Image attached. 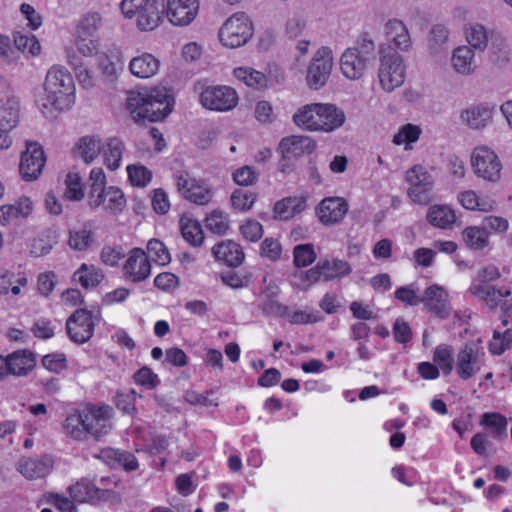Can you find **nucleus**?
I'll return each mask as SVG.
<instances>
[{
	"label": "nucleus",
	"instance_id": "nucleus-1",
	"mask_svg": "<svg viewBox=\"0 0 512 512\" xmlns=\"http://www.w3.org/2000/svg\"><path fill=\"white\" fill-rule=\"evenodd\" d=\"M174 106V97L166 87H154L144 91H129L126 107L137 123L164 120Z\"/></svg>",
	"mask_w": 512,
	"mask_h": 512
},
{
	"label": "nucleus",
	"instance_id": "nucleus-2",
	"mask_svg": "<svg viewBox=\"0 0 512 512\" xmlns=\"http://www.w3.org/2000/svg\"><path fill=\"white\" fill-rule=\"evenodd\" d=\"M44 98L40 100L43 111L54 108L58 111L70 109L75 103V84L70 72L60 65L52 66L44 82Z\"/></svg>",
	"mask_w": 512,
	"mask_h": 512
},
{
	"label": "nucleus",
	"instance_id": "nucleus-3",
	"mask_svg": "<svg viewBox=\"0 0 512 512\" xmlns=\"http://www.w3.org/2000/svg\"><path fill=\"white\" fill-rule=\"evenodd\" d=\"M120 9L125 18H135L138 29L152 31L163 19L165 0H122Z\"/></svg>",
	"mask_w": 512,
	"mask_h": 512
},
{
	"label": "nucleus",
	"instance_id": "nucleus-4",
	"mask_svg": "<svg viewBox=\"0 0 512 512\" xmlns=\"http://www.w3.org/2000/svg\"><path fill=\"white\" fill-rule=\"evenodd\" d=\"M378 78L382 88L391 92L405 80V66L402 56L391 46L380 47Z\"/></svg>",
	"mask_w": 512,
	"mask_h": 512
},
{
	"label": "nucleus",
	"instance_id": "nucleus-5",
	"mask_svg": "<svg viewBox=\"0 0 512 512\" xmlns=\"http://www.w3.org/2000/svg\"><path fill=\"white\" fill-rule=\"evenodd\" d=\"M252 35V22L244 12L230 16L219 30L221 43L231 49L245 45Z\"/></svg>",
	"mask_w": 512,
	"mask_h": 512
},
{
	"label": "nucleus",
	"instance_id": "nucleus-6",
	"mask_svg": "<svg viewBox=\"0 0 512 512\" xmlns=\"http://www.w3.org/2000/svg\"><path fill=\"white\" fill-rule=\"evenodd\" d=\"M239 101L236 90L230 86H207L200 94V103L209 110L226 112L234 109Z\"/></svg>",
	"mask_w": 512,
	"mask_h": 512
},
{
	"label": "nucleus",
	"instance_id": "nucleus-7",
	"mask_svg": "<svg viewBox=\"0 0 512 512\" xmlns=\"http://www.w3.org/2000/svg\"><path fill=\"white\" fill-rule=\"evenodd\" d=\"M474 173L489 182L500 179L502 164L498 156L487 147H476L471 155Z\"/></svg>",
	"mask_w": 512,
	"mask_h": 512
},
{
	"label": "nucleus",
	"instance_id": "nucleus-8",
	"mask_svg": "<svg viewBox=\"0 0 512 512\" xmlns=\"http://www.w3.org/2000/svg\"><path fill=\"white\" fill-rule=\"evenodd\" d=\"M406 181L409 183L408 196L418 204L430 202V192L433 188V178L421 165H415L406 172Z\"/></svg>",
	"mask_w": 512,
	"mask_h": 512
},
{
	"label": "nucleus",
	"instance_id": "nucleus-9",
	"mask_svg": "<svg viewBox=\"0 0 512 512\" xmlns=\"http://www.w3.org/2000/svg\"><path fill=\"white\" fill-rule=\"evenodd\" d=\"M333 66L332 51L320 48L314 55L307 71V83L311 88L319 89L327 82Z\"/></svg>",
	"mask_w": 512,
	"mask_h": 512
},
{
	"label": "nucleus",
	"instance_id": "nucleus-10",
	"mask_svg": "<svg viewBox=\"0 0 512 512\" xmlns=\"http://www.w3.org/2000/svg\"><path fill=\"white\" fill-rule=\"evenodd\" d=\"M66 330L71 341L83 344L94 334V321L91 312L77 309L66 322Z\"/></svg>",
	"mask_w": 512,
	"mask_h": 512
},
{
	"label": "nucleus",
	"instance_id": "nucleus-11",
	"mask_svg": "<svg viewBox=\"0 0 512 512\" xmlns=\"http://www.w3.org/2000/svg\"><path fill=\"white\" fill-rule=\"evenodd\" d=\"M46 158L38 143H27L26 151L21 155L19 171L26 181L35 180L41 174Z\"/></svg>",
	"mask_w": 512,
	"mask_h": 512
},
{
	"label": "nucleus",
	"instance_id": "nucleus-12",
	"mask_svg": "<svg viewBox=\"0 0 512 512\" xmlns=\"http://www.w3.org/2000/svg\"><path fill=\"white\" fill-rule=\"evenodd\" d=\"M484 353L474 343L466 344L457 354L456 372L458 376L467 380L476 375L482 363Z\"/></svg>",
	"mask_w": 512,
	"mask_h": 512
},
{
	"label": "nucleus",
	"instance_id": "nucleus-13",
	"mask_svg": "<svg viewBox=\"0 0 512 512\" xmlns=\"http://www.w3.org/2000/svg\"><path fill=\"white\" fill-rule=\"evenodd\" d=\"M199 10L198 0H167L165 13L175 26H187L196 17Z\"/></svg>",
	"mask_w": 512,
	"mask_h": 512
},
{
	"label": "nucleus",
	"instance_id": "nucleus-14",
	"mask_svg": "<svg viewBox=\"0 0 512 512\" xmlns=\"http://www.w3.org/2000/svg\"><path fill=\"white\" fill-rule=\"evenodd\" d=\"M177 187L185 199L197 205H206L212 198L211 189L206 184L190 178L188 174L178 176Z\"/></svg>",
	"mask_w": 512,
	"mask_h": 512
},
{
	"label": "nucleus",
	"instance_id": "nucleus-15",
	"mask_svg": "<svg viewBox=\"0 0 512 512\" xmlns=\"http://www.w3.org/2000/svg\"><path fill=\"white\" fill-rule=\"evenodd\" d=\"M126 278L134 283L147 279L151 274V264L145 252L141 248L130 250L128 258L123 265Z\"/></svg>",
	"mask_w": 512,
	"mask_h": 512
},
{
	"label": "nucleus",
	"instance_id": "nucleus-16",
	"mask_svg": "<svg viewBox=\"0 0 512 512\" xmlns=\"http://www.w3.org/2000/svg\"><path fill=\"white\" fill-rule=\"evenodd\" d=\"M348 212V203L341 197L324 198L316 207V214L324 225L340 223Z\"/></svg>",
	"mask_w": 512,
	"mask_h": 512
},
{
	"label": "nucleus",
	"instance_id": "nucleus-17",
	"mask_svg": "<svg viewBox=\"0 0 512 512\" xmlns=\"http://www.w3.org/2000/svg\"><path fill=\"white\" fill-rule=\"evenodd\" d=\"M316 148L315 141L309 136L292 135L283 138L279 143L282 159L292 160L313 153Z\"/></svg>",
	"mask_w": 512,
	"mask_h": 512
},
{
	"label": "nucleus",
	"instance_id": "nucleus-18",
	"mask_svg": "<svg viewBox=\"0 0 512 512\" xmlns=\"http://www.w3.org/2000/svg\"><path fill=\"white\" fill-rule=\"evenodd\" d=\"M421 303L433 315L445 319L450 314V306L448 302V294L446 290L437 285H431L424 291L420 298Z\"/></svg>",
	"mask_w": 512,
	"mask_h": 512
},
{
	"label": "nucleus",
	"instance_id": "nucleus-19",
	"mask_svg": "<svg viewBox=\"0 0 512 512\" xmlns=\"http://www.w3.org/2000/svg\"><path fill=\"white\" fill-rule=\"evenodd\" d=\"M89 206L92 209L103 206L109 213L116 215L126 206V199L121 189L115 186H109L89 200Z\"/></svg>",
	"mask_w": 512,
	"mask_h": 512
},
{
	"label": "nucleus",
	"instance_id": "nucleus-20",
	"mask_svg": "<svg viewBox=\"0 0 512 512\" xmlns=\"http://www.w3.org/2000/svg\"><path fill=\"white\" fill-rule=\"evenodd\" d=\"M36 366L35 354L28 350H17L7 355L8 375L26 376Z\"/></svg>",
	"mask_w": 512,
	"mask_h": 512
},
{
	"label": "nucleus",
	"instance_id": "nucleus-21",
	"mask_svg": "<svg viewBox=\"0 0 512 512\" xmlns=\"http://www.w3.org/2000/svg\"><path fill=\"white\" fill-rule=\"evenodd\" d=\"M370 62L356 53L355 49L347 48L340 58L342 74L350 80H359L363 77Z\"/></svg>",
	"mask_w": 512,
	"mask_h": 512
},
{
	"label": "nucleus",
	"instance_id": "nucleus-22",
	"mask_svg": "<svg viewBox=\"0 0 512 512\" xmlns=\"http://www.w3.org/2000/svg\"><path fill=\"white\" fill-rule=\"evenodd\" d=\"M53 467L50 457L22 458L17 464V470L27 479L34 480L47 476Z\"/></svg>",
	"mask_w": 512,
	"mask_h": 512
},
{
	"label": "nucleus",
	"instance_id": "nucleus-23",
	"mask_svg": "<svg viewBox=\"0 0 512 512\" xmlns=\"http://www.w3.org/2000/svg\"><path fill=\"white\" fill-rule=\"evenodd\" d=\"M386 40L401 51H408L412 45L406 25L399 19L389 20L384 27Z\"/></svg>",
	"mask_w": 512,
	"mask_h": 512
},
{
	"label": "nucleus",
	"instance_id": "nucleus-24",
	"mask_svg": "<svg viewBox=\"0 0 512 512\" xmlns=\"http://www.w3.org/2000/svg\"><path fill=\"white\" fill-rule=\"evenodd\" d=\"M345 119L344 111L336 105L319 103L317 120L320 126H323L321 132L334 131L344 124Z\"/></svg>",
	"mask_w": 512,
	"mask_h": 512
},
{
	"label": "nucleus",
	"instance_id": "nucleus-25",
	"mask_svg": "<svg viewBox=\"0 0 512 512\" xmlns=\"http://www.w3.org/2000/svg\"><path fill=\"white\" fill-rule=\"evenodd\" d=\"M469 291L480 299L490 310L503 304V298L510 296V290H501L490 284H478L470 287Z\"/></svg>",
	"mask_w": 512,
	"mask_h": 512
},
{
	"label": "nucleus",
	"instance_id": "nucleus-26",
	"mask_svg": "<svg viewBox=\"0 0 512 512\" xmlns=\"http://www.w3.org/2000/svg\"><path fill=\"white\" fill-rule=\"evenodd\" d=\"M212 253L216 260L223 261L231 267L241 265L245 257L241 246L232 240H226L215 245Z\"/></svg>",
	"mask_w": 512,
	"mask_h": 512
},
{
	"label": "nucleus",
	"instance_id": "nucleus-27",
	"mask_svg": "<svg viewBox=\"0 0 512 512\" xmlns=\"http://www.w3.org/2000/svg\"><path fill=\"white\" fill-rule=\"evenodd\" d=\"M70 497L77 502L83 503L93 499H104L109 493L108 490L97 488L92 482L81 479L68 488Z\"/></svg>",
	"mask_w": 512,
	"mask_h": 512
},
{
	"label": "nucleus",
	"instance_id": "nucleus-28",
	"mask_svg": "<svg viewBox=\"0 0 512 512\" xmlns=\"http://www.w3.org/2000/svg\"><path fill=\"white\" fill-rule=\"evenodd\" d=\"M103 143L97 136H83L75 144L73 154L86 164L92 163L101 153Z\"/></svg>",
	"mask_w": 512,
	"mask_h": 512
},
{
	"label": "nucleus",
	"instance_id": "nucleus-29",
	"mask_svg": "<svg viewBox=\"0 0 512 512\" xmlns=\"http://www.w3.org/2000/svg\"><path fill=\"white\" fill-rule=\"evenodd\" d=\"M306 208L305 197H286L274 204V218L280 220H289L295 215L301 213Z\"/></svg>",
	"mask_w": 512,
	"mask_h": 512
},
{
	"label": "nucleus",
	"instance_id": "nucleus-30",
	"mask_svg": "<svg viewBox=\"0 0 512 512\" xmlns=\"http://www.w3.org/2000/svg\"><path fill=\"white\" fill-rule=\"evenodd\" d=\"M32 211L29 198H19L14 204L0 206V225H8L18 218L27 217Z\"/></svg>",
	"mask_w": 512,
	"mask_h": 512
},
{
	"label": "nucleus",
	"instance_id": "nucleus-31",
	"mask_svg": "<svg viewBox=\"0 0 512 512\" xmlns=\"http://www.w3.org/2000/svg\"><path fill=\"white\" fill-rule=\"evenodd\" d=\"M474 56V50L467 45L459 46L454 49L451 61L455 71L462 75H471L474 73L476 70Z\"/></svg>",
	"mask_w": 512,
	"mask_h": 512
},
{
	"label": "nucleus",
	"instance_id": "nucleus-32",
	"mask_svg": "<svg viewBox=\"0 0 512 512\" xmlns=\"http://www.w3.org/2000/svg\"><path fill=\"white\" fill-rule=\"evenodd\" d=\"M159 60L150 53L134 57L129 64L131 73L139 78H149L159 69Z\"/></svg>",
	"mask_w": 512,
	"mask_h": 512
},
{
	"label": "nucleus",
	"instance_id": "nucleus-33",
	"mask_svg": "<svg viewBox=\"0 0 512 512\" xmlns=\"http://www.w3.org/2000/svg\"><path fill=\"white\" fill-rule=\"evenodd\" d=\"M319 103L307 104L293 115V121L299 128L308 131H321L318 118Z\"/></svg>",
	"mask_w": 512,
	"mask_h": 512
},
{
	"label": "nucleus",
	"instance_id": "nucleus-34",
	"mask_svg": "<svg viewBox=\"0 0 512 512\" xmlns=\"http://www.w3.org/2000/svg\"><path fill=\"white\" fill-rule=\"evenodd\" d=\"M125 145L123 141L117 137H110L103 143L101 152L103 154L104 164L111 171H115L120 167Z\"/></svg>",
	"mask_w": 512,
	"mask_h": 512
},
{
	"label": "nucleus",
	"instance_id": "nucleus-35",
	"mask_svg": "<svg viewBox=\"0 0 512 512\" xmlns=\"http://www.w3.org/2000/svg\"><path fill=\"white\" fill-rule=\"evenodd\" d=\"M85 412L75 411L68 415L63 423V429L67 436L74 440L82 441L87 439Z\"/></svg>",
	"mask_w": 512,
	"mask_h": 512
},
{
	"label": "nucleus",
	"instance_id": "nucleus-36",
	"mask_svg": "<svg viewBox=\"0 0 512 512\" xmlns=\"http://www.w3.org/2000/svg\"><path fill=\"white\" fill-rule=\"evenodd\" d=\"M428 222L441 229L450 228L456 220L454 211L446 205H433L427 212Z\"/></svg>",
	"mask_w": 512,
	"mask_h": 512
},
{
	"label": "nucleus",
	"instance_id": "nucleus-37",
	"mask_svg": "<svg viewBox=\"0 0 512 512\" xmlns=\"http://www.w3.org/2000/svg\"><path fill=\"white\" fill-rule=\"evenodd\" d=\"M318 268H322V273L324 274L325 281L345 277L349 275L352 271L351 266L348 262L337 258H333L331 260H319Z\"/></svg>",
	"mask_w": 512,
	"mask_h": 512
},
{
	"label": "nucleus",
	"instance_id": "nucleus-38",
	"mask_svg": "<svg viewBox=\"0 0 512 512\" xmlns=\"http://www.w3.org/2000/svg\"><path fill=\"white\" fill-rule=\"evenodd\" d=\"M103 278L104 275L101 269L85 263L73 275V279L79 281L82 287L86 289L98 286Z\"/></svg>",
	"mask_w": 512,
	"mask_h": 512
},
{
	"label": "nucleus",
	"instance_id": "nucleus-39",
	"mask_svg": "<svg viewBox=\"0 0 512 512\" xmlns=\"http://www.w3.org/2000/svg\"><path fill=\"white\" fill-rule=\"evenodd\" d=\"M449 31L441 24L434 25L429 33L428 46L432 55H439L448 49Z\"/></svg>",
	"mask_w": 512,
	"mask_h": 512
},
{
	"label": "nucleus",
	"instance_id": "nucleus-40",
	"mask_svg": "<svg viewBox=\"0 0 512 512\" xmlns=\"http://www.w3.org/2000/svg\"><path fill=\"white\" fill-rule=\"evenodd\" d=\"M234 76L247 86L261 89L266 87L267 78L264 73L249 67H238L233 71Z\"/></svg>",
	"mask_w": 512,
	"mask_h": 512
},
{
	"label": "nucleus",
	"instance_id": "nucleus-41",
	"mask_svg": "<svg viewBox=\"0 0 512 512\" xmlns=\"http://www.w3.org/2000/svg\"><path fill=\"white\" fill-rule=\"evenodd\" d=\"M466 39L469 47L473 50L484 51L489 42V32L485 26L481 24L470 25L466 31Z\"/></svg>",
	"mask_w": 512,
	"mask_h": 512
},
{
	"label": "nucleus",
	"instance_id": "nucleus-42",
	"mask_svg": "<svg viewBox=\"0 0 512 512\" xmlns=\"http://www.w3.org/2000/svg\"><path fill=\"white\" fill-rule=\"evenodd\" d=\"M19 118V100L16 97L8 98L0 105V125L13 129Z\"/></svg>",
	"mask_w": 512,
	"mask_h": 512
},
{
	"label": "nucleus",
	"instance_id": "nucleus-43",
	"mask_svg": "<svg viewBox=\"0 0 512 512\" xmlns=\"http://www.w3.org/2000/svg\"><path fill=\"white\" fill-rule=\"evenodd\" d=\"M181 234L193 246H200L204 241L201 224L191 219H181Z\"/></svg>",
	"mask_w": 512,
	"mask_h": 512
},
{
	"label": "nucleus",
	"instance_id": "nucleus-44",
	"mask_svg": "<svg viewBox=\"0 0 512 512\" xmlns=\"http://www.w3.org/2000/svg\"><path fill=\"white\" fill-rule=\"evenodd\" d=\"M137 393L134 389L118 390L115 392L113 402L124 414L134 416L137 413L135 401Z\"/></svg>",
	"mask_w": 512,
	"mask_h": 512
},
{
	"label": "nucleus",
	"instance_id": "nucleus-45",
	"mask_svg": "<svg viewBox=\"0 0 512 512\" xmlns=\"http://www.w3.org/2000/svg\"><path fill=\"white\" fill-rule=\"evenodd\" d=\"M93 232L90 229L82 228L78 230H70L68 245L73 250L85 251L93 244Z\"/></svg>",
	"mask_w": 512,
	"mask_h": 512
},
{
	"label": "nucleus",
	"instance_id": "nucleus-46",
	"mask_svg": "<svg viewBox=\"0 0 512 512\" xmlns=\"http://www.w3.org/2000/svg\"><path fill=\"white\" fill-rule=\"evenodd\" d=\"M64 198L71 201H80L84 198V187L78 173L69 172L65 179Z\"/></svg>",
	"mask_w": 512,
	"mask_h": 512
},
{
	"label": "nucleus",
	"instance_id": "nucleus-47",
	"mask_svg": "<svg viewBox=\"0 0 512 512\" xmlns=\"http://www.w3.org/2000/svg\"><path fill=\"white\" fill-rule=\"evenodd\" d=\"M462 236L466 245L472 249H483L488 245V234L482 227H467Z\"/></svg>",
	"mask_w": 512,
	"mask_h": 512
},
{
	"label": "nucleus",
	"instance_id": "nucleus-48",
	"mask_svg": "<svg viewBox=\"0 0 512 512\" xmlns=\"http://www.w3.org/2000/svg\"><path fill=\"white\" fill-rule=\"evenodd\" d=\"M317 258L314 245L311 243L296 245L293 249V262L297 267H307Z\"/></svg>",
	"mask_w": 512,
	"mask_h": 512
},
{
	"label": "nucleus",
	"instance_id": "nucleus-49",
	"mask_svg": "<svg viewBox=\"0 0 512 512\" xmlns=\"http://www.w3.org/2000/svg\"><path fill=\"white\" fill-rule=\"evenodd\" d=\"M463 121L474 129L482 128L486 125L490 118V111L486 108L474 107L466 110L461 114Z\"/></svg>",
	"mask_w": 512,
	"mask_h": 512
},
{
	"label": "nucleus",
	"instance_id": "nucleus-50",
	"mask_svg": "<svg viewBox=\"0 0 512 512\" xmlns=\"http://www.w3.org/2000/svg\"><path fill=\"white\" fill-rule=\"evenodd\" d=\"M147 250H148L149 256L155 263H157L159 265H163V266L170 263V261H171L170 253H169L168 249L166 248V246L164 245V243L161 242L160 240H158V239L149 240L147 243Z\"/></svg>",
	"mask_w": 512,
	"mask_h": 512
},
{
	"label": "nucleus",
	"instance_id": "nucleus-51",
	"mask_svg": "<svg viewBox=\"0 0 512 512\" xmlns=\"http://www.w3.org/2000/svg\"><path fill=\"white\" fill-rule=\"evenodd\" d=\"M127 173L129 181L133 186L145 187L152 180V172L143 165H129Z\"/></svg>",
	"mask_w": 512,
	"mask_h": 512
},
{
	"label": "nucleus",
	"instance_id": "nucleus-52",
	"mask_svg": "<svg viewBox=\"0 0 512 512\" xmlns=\"http://www.w3.org/2000/svg\"><path fill=\"white\" fill-rule=\"evenodd\" d=\"M480 424L486 425L492 429L495 437H501L506 434L507 419L499 413H485L482 416Z\"/></svg>",
	"mask_w": 512,
	"mask_h": 512
},
{
	"label": "nucleus",
	"instance_id": "nucleus-53",
	"mask_svg": "<svg viewBox=\"0 0 512 512\" xmlns=\"http://www.w3.org/2000/svg\"><path fill=\"white\" fill-rule=\"evenodd\" d=\"M14 44L19 51L36 56L41 51V45L34 35L16 34Z\"/></svg>",
	"mask_w": 512,
	"mask_h": 512
},
{
	"label": "nucleus",
	"instance_id": "nucleus-54",
	"mask_svg": "<svg viewBox=\"0 0 512 512\" xmlns=\"http://www.w3.org/2000/svg\"><path fill=\"white\" fill-rule=\"evenodd\" d=\"M40 503H45L54 506L60 512H75L76 507L70 499L57 493L48 492L45 493Z\"/></svg>",
	"mask_w": 512,
	"mask_h": 512
},
{
	"label": "nucleus",
	"instance_id": "nucleus-55",
	"mask_svg": "<svg viewBox=\"0 0 512 512\" xmlns=\"http://www.w3.org/2000/svg\"><path fill=\"white\" fill-rule=\"evenodd\" d=\"M103 453L106 457L116 460L127 471L138 468L136 457L128 451H119L109 448L103 451Z\"/></svg>",
	"mask_w": 512,
	"mask_h": 512
},
{
	"label": "nucleus",
	"instance_id": "nucleus-56",
	"mask_svg": "<svg viewBox=\"0 0 512 512\" xmlns=\"http://www.w3.org/2000/svg\"><path fill=\"white\" fill-rule=\"evenodd\" d=\"M434 362L438 365L444 375H449L453 369L452 351L445 345L438 346L433 355Z\"/></svg>",
	"mask_w": 512,
	"mask_h": 512
},
{
	"label": "nucleus",
	"instance_id": "nucleus-57",
	"mask_svg": "<svg viewBox=\"0 0 512 512\" xmlns=\"http://www.w3.org/2000/svg\"><path fill=\"white\" fill-rule=\"evenodd\" d=\"M87 438L92 437L96 441H100L112 429L110 422L97 420L95 417H86Z\"/></svg>",
	"mask_w": 512,
	"mask_h": 512
},
{
	"label": "nucleus",
	"instance_id": "nucleus-58",
	"mask_svg": "<svg viewBox=\"0 0 512 512\" xmlns=\"http://www.w3.org/2000/svg\"><path fill=\"white\" fill-rule=\"evenodd\" d=\"M375 43L369 37L367 33L362 34L354 47H349V49H355L356 53L362 58L366 59L368 62H371L375 59Z\"/></svg>",
	"mask_w": 512,
	"mask_h": 512
},
{
	"label": "nucleus",
	"instance_id": "nucleus-59",
	"mask_svg": "<svg viewBox=\"0 0 512 512\" xmlns=\"http://www.w3.org/2000/svg\"><path fill=\"white\" fill-rule=\"evenodd\" d=\"M205 222L207 229L214 234L223 235L229 229V222L227 218L218 211H214L209 214L206 217Z\"/></svg>",
	"mask_w": 512,
	"mask_h": 512
},
{
	"label": "nucleus",
	"instance_id": "nucleus-60",
	"mask_svg": "<svg viewBox=\"0 0 512 512\" xmlns=\"http://www.w3.org/2000/svg\"><path fill=\"white\" fill-rule=\"evenodd\" d=\"M282 246L277 239L265 238L260 245V255L270 261H277L281 258Z\"/></svg>",
	"mask_w": 512,
	"mask_h": 512
},
{
	"label": "nucleus",
	"instance_id": "nucleus-61",
	"mask_svg": "<svg viewBox=\"0 0 512 512\" xmlns=\"http://www.w3.org/2000/svg\"><path fill=\"white\" fill-rule=\"evenodd\" d=\"M255 195L241 189L235 190L231 195L232 206L240 211H248L255 202Z\"/></svg>",
	"mask_w": 512,
	"mask_h": 512
},
{
	"label": "nucleus",
	"instance_id": "nucleus-62",
	"mask_svg": "<svg viewBox=\"0 0 512 512\" xmlns=\"http://www.w3.org/2000/svg\"><path fill=\"white\" fill-rule=\"evenodd\" d=\"M243 237L250 242H257L263 235V226L260 222L249 219L240 226Z\"/></svg>",
	"mask_w": 512,
	"mask_h": 512
},
{
	"label": "nucleus",
	"instance_id": "nucleus-63",
	"mask_svg": "<svg viewBox=\"0 0 512 512\" xmlns=\"http://www.w3.org/2000/svg\"><path fill=\"white\" fill-rule=\"evenodd\" d=\"M42 365L49 371L59 373L66 369L67 360L62 353H52L42 358Z\"/></svg>",
	"mask_w": 512,
	"mask_h": 512
},
{
	"label": "nucleus",
	"instance_id": "nucleus-64",
	"mask_svg": "<svg viewBox=\"0 0 512 512\" xmlns=\"http://www.w3.org/2000/svg\"><path fill=\"white\" fill-rule=\"evenodd\" d=\"M420 129L412 124L403 126L400 131L394 136L393 143L401 145L403 143H412L418 140Z\"/></svg>",
	"mask_w": 512,
	"mask_h": 512
}]
</instances>
